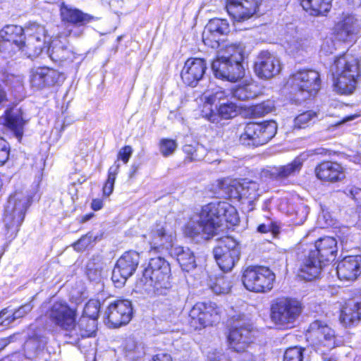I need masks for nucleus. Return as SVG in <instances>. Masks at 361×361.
Masks as SVG:
<instances>
[{
    "mask_svg": "<svg viewBox=\"0 0 361 361\" xmlns=\"http://www.w3.org/2000/svg\"><path fill=\"white\" fill-rule=\"evenodd\" d=\"M238 220L234 207L226 202H213L203 206L200 212L191 218L185 233L197 242L204 241L219 233L224 221L235 225Z\"/></svg>",
    "mask_w": 361,
    "mask_h": 361,
    "instance_id": "obj_1",
    "label": "nucleus"
},
{
    "mask_svg": "<svg viewBox=\"0 0 361 361\" xmlns=\"http://www.w3.org/2000/svg\"><path fill=\"white\" fill-rule=\"evenodd\" d=\"M171 267L161 257L150 259L142 276L137 281L136 288L147 294L162 295L171 287Z\"/></svg>",
    "mask_w": 361,
    "mask_h": 361,
    "instance_id": "obj_2",
    "label": "nucleus"
},
{
    "mask_svg": "<svg viewBox=\"0 0 361 361\" xmlns=\"http://www.w3.org/2000/svg\"><path fill=\"white\" fill-rule=\"evenodd\" d=\"M242 50L234 45H227L221 48L217 56L212 63V69L214 75L220 79L235 82L245 75V69L242 65L243 60Z\"/></svg>",
    "mask_w": 361,
    "mask_h": 361,
    "instance_id": "obj_3",
    "label": "nucleus"
},
{
    "mask_svg": "<svg viewBox=\"0 0 361 361\" xmlns=\"http://www.w3.org/2000/svg\"><path fill=\"white\" fill-rule=\"evenodd\" d=\"M334 90L340 94H351L355 89L359 75L358 61L356 58L344 54L338 57L331 67Z\"/></svg>",
    "mask_w": 361,
    "mask_h": 361,
    "instance_id": "obj_4",
    "label": "nucleus"
},
{
    "mask_svg": "<svg viewBox=\"0 0 361 361\" xmlns=\"http://www.w3.org/2000/svg\"><path fill=\"white\" fill-rule=\"evenodd\" d=\"M307 341L322 354L334 348L337 345L334 331L324 322L316 320L312 322L306 331Z\"/></svg>",
    "mask_w": 361,
    "mask_h": 361,
    "instance_id": "obj_5",
    "label": "nucleus"
},
{
    "mask_svg": "<svg viewBox=\"0 0 361 361\" xmlns=\"http://www.w3.org/2000/svg\"><path fill=\"white\" fill-rule=\"evenodd\" d=\"M276 276L265 267H249L243 272L242 281L245 288L255 293H267L273 288Z\"/></svg>",
    "mask_w": 361,
    "mask_h": 361,
    "instance_id": "obj_6",
    "label": "nucleus"
},
{
    "mask_svg": "<svg viewBox=\"0 0 361 361\" xmlns=\"http://www.w3.org/2000/svg\"><path fill=\"white\" fill-rule=\"evenodd\" d=\"M31 197L27 192H16L9 197L5 207L4 221L7 228L16 230L23 223L25 212L30 205Z\"/></svg>",
    "mask_w": 361,
    "mask_h": 361,
    "instance_id": "obj_7",
    "label": "nucleus"
},
{
    "mask_svg": "<svg viewBox=\"0 0 361 361\" xmlns=\"http://www.w3.org/2000/svg\"><path fill=\"white\" fill-rule=\"evenodd\" d=\"M213 254L220 269L224 271H230L240 259V247L235 239L224 236L217 239Z\"/></svg>",
    "mask_w": 361,
    "mask_h": 361,
    "instance_id": "obj_8",
    "label": "nucleus"
},
{
    "mask_svg": "<svg viewBox=\"0 0 361 361\" xmlns=\"http://www.w3.org/2000/svg\"><path fill=\"white\" fill-rule=\"evenodd\" d=\"M276 130L274 121L249 123L240 137V142L245 146L258 147L267 143L276 135Z\"/></svg>",
    "mask_w": 361,
    "mask_h": 361,
    "instance_id": "obj_9",
    "label": "nucleus"
},
{
    "mask_svg": "<svg viewBox=\"0 0 361 361\" xmlns=\"http://www.w3.org/2000/svg\"><path fill=\"white\" fill-rule=\"evenodd\" d=\"M289 82L292 88L298 92L302 100L316 94L320 89L319 74L313 70L297 71L291 75Z\"/></svg>",
    "mask_w": 361,
    "mask_h": 361,
    "instance_id": "obj_10",
    "label": "nucleus"
},
{
    "mask_svg": "<svg viewBox=\"0 0 361 361\" xmlns=\"http://www.w3.org/2000/svg\"><path fill=\"white\" fill-rule=\"evenodd\" d=\"M271 318L280 326L293 324L302 312L300 303L292 299H281L272 305Z\"/></svg>",
    "mask_w": 361,
    "mask_h": 361,
    "instance_id": "obj_11",
    "label": "nucleus"
},
{
    "mask_svg": "<svg viewBox=\"0 0 361 361\" xmlns=\"http://www.w3.org/2000/svg\"><path fill=\"white\" fill-rule=\"evenodd\" d=\"M140 262V255L135 251L125 252L117 261L112 271V281L118 286L123 285L135 271Z\"/></svg>",
    "mask_w": 361,
    "mask_h": 361,
    "instance_id": "obj_12",
    "label": "nucleus"
},
{
    "mask_svg": "<svg viewBox=\"0 0 361 361\" xmlns=\"http://www.w3.org/2000/svg\"><path fill=\"white\" fill-rule=\"evenodd\" d=\"M50 321L63 331L67 337L68 331L73 326L76 312L66 303L55 302L47 312Z\"/></svg>",
    "mask_w": 361,
    "mask_h": 361,
    "instance_id": "obj_13",
    "label": "nucleus"
},
{
    "mask_svg": "<svg viewBox=\"0 0 361 361\" xmlns=\"http://www.w3.org/2000/svg\"><path fill=\"white\" fill-rule=\"evenodd\" d=\"M189 323L195 329H201L212 325L218 319V312L212 304L196 303L190 311Z\"/></svg>",
    "mask_w": 361,
    "mask_h": 361,
    "instance_id": "obj_14",
    "label": "nucleus"
},
{
    "mask_svg": "<svg viewBox=\"0 0 361 361\" xmlns=\"http://www.w3.org/2000/svg\"><path fill=\"white\" fill-rule=\"evenodd\" d=\"M254 70L259 78L268 80L280 73L281 64L276 56L267 51H262L257 57Z\"/></svg>",
    "mask_w": 361,
    "mask_h": 361,
    "instance_id": "obj_15",
    "label": "nucleus"
},
{
    "mask_svg": "<svg viewBox=\"0 0 361 361\" xmlns=\"http://www.w3.org/2000/svg\"><path fill=\"white\" fill-rule=\"evenodd\" d=\"M108 323L113 327L128 324L132 317L131 302L128 300H116L111 303L105 312Z\"/></svg>",
    "mask_w": 361,
    "mask_h": 361,
    "instance_id": "obj_16",
    "label": "nucleus"
},
{
    "mask_svg": "<svg viewBox=\"0 0 361 361\" xmlns=\"http://www.w3.org/2000/svg\"><path fill=\"white\" fill-rule=\"evenodd\" d=\"M24 32L25 30L21 26L9 25L4 27L0 31V52L10 54L15 51L13 46L18 50L23 49L25 39Z\"/></svg>",
    "mask_w": 361,
    "mask_h": 361,
    "instance_id": "obj_17",
    "label": "nucleus"
},
{
    "mask_svg": "<svg viewBox=\"0 0 361 361\" xmlns=\"http://www.w3.org/2000/svg\"><path fill=\"white\" fill-rule=\"evenodd\" d=\"M262 0H227L228 14L236 21L250 18L257 11Z\"/></svg>",
    "mask_w": 361,
    "mask_h": 361,
    "instance_id": "obj_18",
    "label": "nucleus"
},
{
    "mask_svg": "<svg viewBox=\"0 0 361 361\" xmlns=\"http://www.w3.org/2000/svg\"><path fill=\"white\" fill-rule=\"evenodd\" d=\"M207 70V63L202 59H188L181 71L183 82L187 85L195 87L202 79Z\"/></svg>",
    "mask_w": 361,
    "mask_h": 361,
    "instance_id": "obj_19",
    "label": "nucleus"
},
{
    "mask_svg": "<svg viewBox=\"0 0 361 361\" xmlns=\"http://www.w3.org/2000/svg\"><path fill=\"white\" fill-rule=\"evenodd\" d=\"M151 248L154 250L166 248L172 246L175 238V232L169 229L166 224H156L152 226L147 234Z\"/></svg>",
    "mask_w": 361,
    "mask_h": 361,
    "instance_id": "obj_20",
    "label": "nucleus"
},
{
    "mask_svg": "<svg viewBox=\"0 0 361 361\" xmlns=\"http://www.w3.org/2000/svg\"><path fill=\"white\" fill-rule=\"evenodd\" d=\"M324 263L317 256L316 251L310 250L301 260L298 276L302 279L312 281L319 277Z\"/></svg>",
    "mask_w": 361,
    "mask_h": 361,
    "instance_id": "obj_21",
    "label": "nucleus"
},
{
    "mask_svg": "<svg viewBox=\"0 0 361 361\" xmlns=\"http://www.w3.org/2000/svg\"><path fill=\"white\" fill-rule=\"evenodd\" d=\"M229 32V25L226 20L214 18L209 21L202 33L204 43L212 48H219V37Z\"/></svg>",
    "mask_w": 361,
    "mask_h": 361,
    "instance_id": "obj_22",
    "label": "nucleus"
},
{
    "mask_svg": "<svg viewBox=\"0 0 361 361\" xmlns=\"http://www.w3.org/2000/svg\"><path fill=\"white\" fill-rule=\"evenodd\" d=\"M230 348L235 352L244 351L252 344V326L249 324L235 326L228 337Z\"/></svg>",
    "mask_w": 361,
    "mask_h": 361,
    "instance_id": "obj_23",
    "label": "nucleus"
},
{
    "mask_svg": "<svg viewBox=\"0 0 361 361\" xmlns=\"http://www.w3.org/2000/svg\"><path fill=\"white\" fill-rule=\"evenodd\" d=\"M360 32L359 20L353 16H345L335 26L336 37L342 42H353Z\"/></svg>",
    "mask_w": 361,
    "mask_h": 361,
    "instance_id": "obj_24",
    "label": "nucleus"
},
{
    "mask_svg": "<svg viewBox=\"0 0 361 361\" xmlns=\"http://www.w3.org/2000/svg\"><path fill=\"white\" fill-rule=\"evenodd\" d=\"M317 178L322 181L336 183L345 177L343 167L336 161H323L315 168Z\"/></svg>",
    "mask_w": 361,
    "mask_h": 361,
    "instance_id": "obj_25",
    "label": "nucleus"
},
{
    "mask_svg": "<svg viewBox=\"0 0 361 361\" xmlns=\"http://www.w3.org/2000/svg\"><path fill=\"white\" fill-rule=\"evenodd\" d=\"M302 166L300 158H295L291 163L286 165L272 167L261 172L262 178L271 180H283L298 174Z\"/></svg>",
    "mask_w": 361,
    "mask_h": 361,
    "instance_id": "obj_26",
    "label": "nucleus"
},
{
    "mask_svg": "<svg viewBox=\"0 0 361 361\" xmlns=\"http://www.w3.org/2000/svg\"><path fill=\"white\" fill-rule=\"evenodd\" d=\"M228 190L230 197L233 198H245L253 201L259 196L258 183L248 179H244L242 182L233 181L228 186Z\"/></svg>",
    "mask_w": 361,
    "mask_h": 361,
    "instance_id": "obj_27",
    "label": "nucleus"
},
{
    "mask_svg": "<svg viewBox=\"0 0 361 361\" xmlns=\"http://www.w3.org/2000/svg\"><path fill=\"white\" fill-rule=\"evenodd\" d=\"M96 329L97 322L94 319L81 316L77 323L74 320L73 326L70 329L66 338L69 339V343H77L81 338L92 336Z\"/></svg>",
    "mask_w": 361,
    "mask_h": 361,
    "instance_id": "obj_28",
    "label": "nucleus"
},
{
    "mask_svg": "<svg viewBox=\"0 0 361 361\" xmlns=\"http://www.w3.org/2000/svg\"><path fill=\"white\" fill-rule=\"evenodd\" d=\"M336 271L341 280L353 281L361 273V257L348 256L338 262Z\"/></svg>",
    "mask_w": 361,
    "mask_h": 361,
    "instance_id": "obj_29",
    "label": "nucleus"
},
{
    "mask_svg": "<svg viewBox=\"0 0 361 361\" xmlns=\"http://www.w3.org/2000/svg\"><path fill=\"white\" fill-rule=\"evenodd\" d=\"M361 320V301L350 300L342 308L340 322L345 327L357 324Z\"/></svg>",
    "mask_w": 361,
    "mask_h": 361,
    "instance_id": "obj_30",
    "label": "nucleus"
},
{
    "mask_svg": "<svg viewBox=\"0 0 361 361\" xmlns=\"http://www.w3.org/2000/svg\"><path fill=\"white\" fill-rule=\"evenodd\" d=\"M311 250L316 251L317 256L324 263L334 259L337 252V242L335 238L326 236L318 240L314 249Z\"/></svg>",
    "mask_w": 361,
    "mask_h": 361,
    "instance_id": "obj_31",
    "label": "nucleus"
},
{
    "mask_svg": "<svg viewBox=\"0 0 361 361\" xmlns=\"http://www.w3.org/2000/svg\"><path fill=\"white\" fill-rule=\"evenodd\" d=\"M60 11L63 21L79 27L85 25L94 19L92 16L83 13L78 8L69 7L64 4L61 5Z\"/></svg>",
    "mask_w": 361,
    "mask_h": 361,
    "instance_id": "obj_32",
    "label": "nucleus"
},
{
    "mask_svg": "<svg viewBox=\"0 0 361 361\" xmlns=\"http://www.w3.org/2000/svg\"><path fill=\"white\" fill-rule=\"evenodd\" d=\"M171 255L176 258L182 270L186 272L194 270L196 267L195 257L188 247H175L171 250Z\"/></svg>",
    "mask_w": 361,
    "mask_h": 361,
    "instance_id": "obj_33",
    "label": "nucleus"
},
{
    "mask_svg": "<svg viewBox=\"0 0 361 361\" xmlns=\"http://www.w3.org/2000/svg\"><path fill=\"white\" fill-rule=\"evenodd\" d=\"M6 121L8 127L14 133L16 137L20 140L23 134L25 123L23 113L19 109H12L6 112Z\"/></svg>",
    "mask_w": 361,
    "mask_h": 361,
    "instance_id": "obj_34",
    "label": "nucleus"
},
{
    "mask_svg": "<svg viewBox=\"0 0 361 361\" xmlns=\"http://www.w3.org/2000/svg\"><path fill=\"white\" fill-rule=\"evenodd\" d=\"M46 343L44 337L39 336L30 337L24 344L25 356L30 360L37 358L43 352Z\"/></svg>",
    "mask_w": 361,
    "mask_h": 361,
    "instance_id": "obj_35",
    "label": "nucleus"
},
{
    "mask_svg": "<svg viewBox=\"0 0 361 361\" xmlns=\"http://www.w3.org/2000/svg\"><path fill=\"white\" fill-rule=\"evenodd\" d=\"M311 16L325 15L331 8L332 0H298Z\"/></svg>",
    "mask_w": 361,
    "mask_h": 361,
    "instance_id": "obj_36",
    "label": "nucleus"
},
{
    "mask_svg": "<svg viewBox=\"0 0 361 361\" xmlns=\"http://www.w3.org/2000/svg\"><path fill=\"white\" fill-rule=\"evenodd\" d=\"M257 86L254 83L239 85L232 90L233 97L241 101L254 99L257 96Z\"/></svg>",
    "mask_w": 361,
    "mask_h": 361,
    "instance_id": "obj_37",
    "label": "nucleus"
},
{
    "mask_svg": "<svg viewBox=\"0 0 361 361\" xmlns=\"http://www.w3.org/2000/svg\"><path fill=\"white\" fill-rule=\"evenodd\" d=\"M47 51L49 57L55 61H64L70 56V51L66 46L58 40L52 42Z\"/></svg>",
    "mask_w": 361,
    "mask_h": 361,
    "instance_id": "obj_38",
    "label": "nucleus"
},
{
    "mask_svg": "<svg viewBox=\"0 0 361 361\" xmlns=\"http://www.w3.org/2000/svg\"><path fill=\"white\" fill-rule=\"evenodd\" d=\"M46 48V39L28 37L27 41H25V45H23V49L21 50L25 51L29 56H36L39 55Z\"/></svg>",
    "mask_w": 361,
    "mask_h": 361,
    "instance_id": "obj_39",
    "label": "nucleus"
},
{
    "mask_svg": "<svg viewBox=\"0 0 361 361\" xmlns=\"http://www.w3.org/2000/svg\"><path fill=\"white\" fill-rule=\"evenodd\" d=\"M104 264L99 257L90 259L86 266V274L91 281H97L102 276Z\"/></svg>",
    "mask_w": 361,
    "mask_h": 361,
    "instance_id": "obj_40",
    "label": "nucleus"
},
{
    "mask_svg": "<svg viewBox=\"0 0 361 361\" xmlns=\"http://www.w3.org/2000/svg\"><path fill=\"white\" fill-rule=\"evenodd\" d=\"M124 351L126 356L132 360L140 358L145 355L144 348L141 344H137L133 338H128L125 341Z\"/></svg>",
    "mask_w": 361,
    "mask_h": 361,
    "instance_id": "obj_41",
    "label": "nucleus"
},
{
    "mask_svg": "<svg viewBox=\"0 0 361 361\" xmlns=\"http://www.w3.org/2000/svg\"><path fill=\"white\" fill-rule=\"evenodd\" d=\"M120 169V164L118 161H115L109 169L108 178L103 188L104 195H110L114 190V185L116 180V176L118 173Z\"/></svg>",
    "mask_w": 361,
    "mask_h": 361,
    "instance_id": "obj_42",
    "label": "nucleus"
},
{
    "mask_svg": "<svg viewBox=\"0 0 361 361\" xmlns=\"http://www.w3.org/2000/svg\"><path fill=\"white\" fill-rule=\"evenodd\" d=\"M44 74V86H52L64 80V75L56 70L43 67Z\"/></svg>",
    "mask_w": 361,
    "mask_h": 361,
    "instance_id": "obj_43",
    "label": "nucleus"
},
{
    "mask_svg": "<svg viewBox=\"0 0 361 361\" xmlns=\"http://www.w3.org/2000/svg\"><path fill=\"white\" fill-rule=\"evenodd\" d=\"M259 348L254 344L249 345L244 351L239 352L241 361H262L263 357Z\"/></svg>",
    "mask_w": 361,
    "mask_h": 361,
    "instance_id": "obj_44",
    "label": "nucleus"
},
{
    "mask_svg": "<svg viewBox=\"0 0 361 361\" xmlns=\"http://www.w3.org/2000/svg\"><path fill=\"white\" fill-rule=\"evenodd\" d=\"M317 117L316 112L307 111L298 115L294 121L295 126L298 128H303L314 122Z\"/></svg>",
    "mask_w": 361,
    "mask_h": 361,
    "instance_id": "obj_45",
    "label": "nucleus"
},
{
    "mask_svg": "<svg viewBox=\"0 0 361 361\" xmlns=\"http://www.w3.org/2000/svg\"><path fill=\"white\" fill-rule=\"evenodd\" d=\"M238 113V108L233 102L221 104L217 115L223 118L228 119L235 117Z\"/></svg>",
    "mask_w": 361,
    "mask_h": 361,
    "instance_id": "obj_46",
    "label": "nucleus"
},
{
    "mask_svg": "<svg viewBox=\"0 0 361 361\" xmlns=\"http://www.w3.org/2000/svg\"><path fill=\"white\" fill-rule=\"evenodd\" d=\"M32 307L33 306L31 303H27L24 305H22L13 312L12 316L6 317L4 320L0 322V326H8L14 320L21 318L30 312Z\"/></svg>",
    "mask_w": 361,
    "mask_h": 361,
    "instance_id": "obj_47",
    "label": "nucleus"
},
{
    "mask_svg": "<svg viewBox=\"0 0 361 361\" xmlns=\"http://www.w3.org/2000/svg\"><path fill=\"white\" fill-rule=\"evenodd\" d=\"M210 287L212 291L217 295L225 294L230 291L231 283L227 278L219 277L216 279L215 281L211 284Z\"/></svg>",
    "mask_w": 361,
    "mask_h": 361,
    "instance_id": "obj_48",
    "label": "nucleus"
},
{
    "mask_svg": "<svg viewBox=\"0 0 361 361\" xmlns=\"http://www.w3.org/2000/svg\"><path fill=\"white\" fill-rule=\"evenodd\" d=\"M100 308V303L97 300H90L85 305L82 317H87L88 319H94L97 322V319L99 316Z\"/></svg>",
    "mask_w": 361,
    "mask_h": 361,
    "instance_id": "obj_49",
    "label": "nucleus"
},
{
    "mask_svg": "<svg viewBox=\"0 0 361 361\" xmlns=\"http://www.w3.org/2000/svg\"><path fill=\"white\" fill-rule=\"evenodd\" d=\"M30 84L37 89L44 88V74L43 67H37L30 71Z\"/></svg>",
    "mask_w": 361,
    "mask_h": 361,
    "instance_id": "obj_50",
    "label": "nucleus"
},
{
    "mask_svg": "<svg viewBox=\"0 0 361 361\" xmlns=\"http://www.w3.org/2000/svg\"><path fill=\"white\" fill-rule=\"evenodd\" d=\"M25 33L28 37H39V39H46V30L43 25L36 23H30L25 29Z\"/></svg>",
    "mask_w": 361,
    "mask_h": 361,
    "instance_id": "obj_51",
    "label": "nucleus"
},
{
    "mask_svg": "<svg viewBox=\"0 0 361 361\" xmlns=\"http://www.w3.org/2000/svg\"><path fill=\"white\" fill-rule=\"evenodd\" d=\"M178 144L172 139H161L159 142V150L164 157L171 155L176 149Z\"/></svg>",
    "mask_w": 361,
    "mask_h": 361,
    "instance_id": "obj_52",
    "label": "nucleus"
},
{
    "mask_svg": "<svg viewBox=\"0 0 361 361\" xmlns=\"http://www.w3.org/2000/svg\"><path fill=\"white\" fill-rule=\"evenodd\" d=\"M274 104L271 101H266L255 105L252 107V112L257 117L264 116L274 109Z\"/></svg>",
    "mask_w": 361,
    "mask_h": 361,
    "instance_id": "obj_53",
    "label": "nucleus"
},
{
    "mask_svg": "<svg viewBox=\"0 0 361 361\" xmlns=\"http://www.w3.org/2000/svg\"><path fill=\"white\" fill-rule=\"evenodd\" d=\"M226 94L221 87H216L212 91L207 90L204 92L202 99L208 101L209 103H214L216 100H221L225 98Z\"/></svg>",
    "mask_w": 361,
    "mask_h": 361,
    "instance_id": "obj_54",
    "label": "nucleus"
},
{
    "mask_svg": "<svg viewBox=\"0 0 361 361\" xmlns=\"http://www.w3.org/2000/svg\"><path fill=\"white\" fill-rule=\"evenodd\" d=\"M283 361H303L302 349L298 347L287 349L284 353Z\"/></svg>",
    "mask_w": 361,
    "mask_h": 361,
    "instance_id": "obj_55",
    "label": "nucleus"
},
{
    "mask_svg": "<svg viewBox=\"0 0 361 361\" xmlns=\"http://www.w3.org/2000/svg\"><path fill=\"white\" fill-rule=\"evenodd\" d=\"M95 237L91 233L82 235L77 242L73 244V247L77 251L85 250L94 240Z\"/></svg>",
    "mask_w": 361,
    "mask_h": 361,
    "instance_id": "obj_56",
    "label": "nucleus"
},
{
    "mask_svg": "<svg viewBox=\"0 0 361 361\" xmlns=\"http://www.w3.org/2000/svg\"><path fill=\"white\" fill-rule=\"evenodd\" d=\"M212 104L213 103H209L208 101L204 100V104L202 110V116L212 123H217L219 121V116L212 109Z\"/></svg>",
    "mask_w": 361,
    "mask_h": 361,
    "instance_id": "obj_57",
    "label": "nucleus"
},
{
    "mask_svg": "<svg viewBox=\"0 0 361 361\" xmlns=\"http://www.w3.org/2000/svg\"><path fill=\"white\" fill-rule=\"evenodd\" d=\"M8 143L2 137H0V166H2L8 159Z\"/></svg>",
    "mask_w": 361,
    "mask_h": 361,
    "instance_id": "obj_58",
    "label": "nucleus"
},
{
    "mask_svg": "<svg viewBox=\"0 0 361 361\" xmlns=\"http://www.w3.org/2000/svg\"><path fill=\"white\" fill-rule=\"evenodd\" d=\"M133 153V149L130 146L127 145L122 147L117 155V160L119 164V160H122L124 164H127L130 157H131Z\"/></svg>",
    "mask_w": 361,
    "mask_h": 361,
    "instance_id": "obj_59",
    "label": "nucleus"
},
{
    "mask_svg": "<svg viewBox=\"0 0 361 361\" xmlns=\"http://www.w3.org/2000/svg\"><path fill=\"white\" fill-rule=\"evenodd\" d=\"M199 149L200 147H196L191 145H186L183 147V151L188 155L187 158L191 161L200 159L197 154Z\"/></svg>",
    "mask_w": 361,
    "mask_h": 361,
    "instance_id": "obj_60",
    "label": "nucleus"
},
{
    "mask_svg": "<svg viewBox=\"0 0 361 361\" xmlns=\"http://www.w3.org/2000/svg\"><path fill=\"white\" fill-rule=\"evenodd\" d=\"M209 361H231V360L225 353L214 352L209 355Z\"/></svg>",
    "mask_w": 361,
    "mask_h": 361,
    "instance_id": "obj_61",
    "label": "nucleus"
},
{
    "mask_svg": "<svg viewBox=\"0 0 361 361\" xmlns=\"http://www.w3.org/2000/svg\"><path fill=\"white\" fill-rule=\"evenodd\" d=\"M152 361H173L172 357L167 353H159L152 357Z\"/></svg>",
    "mask_w": 361,
    "mask_h": 361,
    "instance_id": "obj_62",
    "label": "nucleus"
},
{
    "mask_svg": "<svg viewBox=\"0 0 361 361\" xmlns=\"http://www.w3.org/2000/svg\"><path fill=\"white\" fill-rule=\"evenodd\" d=\"M103 207L102 200L100 199H94L91 203V207L94 211L101 209Z\"/></svg>",
    "mask_w": 361,
    "mask_h": 361,
    "instance_id": "obj_63",
    "label": "nucleus"
},
{
    "mask_svg": "<svg viewBox=\"0 0 361 361\" xmlns=\"http://www.w3.org/2000/svg\"><path fill=\"white\" fill-rule=\"evenodd\" d=\"M350 193L352 196V197L356 200L361 199V190L359 188H352L350 190Z\"/></svg>",
    "mask_w": 361,
    "mask_h": 361,
    "instance_id": "obj_64",
    "label": "nucleus"
}]
</instances>
